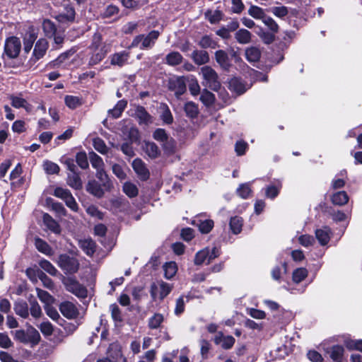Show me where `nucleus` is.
<instances>
[{"mask_svg": "<svg viewBox=\"0 0 362 362\" xmlns=\"http://www.w3.org/2000/svg\"><path fill=\"white\" fill-rule=\"evenodd\" d=\"M173 285L163 281L154 282L151 285L150 293L152 299L163 300L173 290Z\"/></svg>", "mask_w": 362, "mask_h": 362, "instance_id": "1", "label": "nucleus"}, {"mask_svg": "<svg viewBox=\"0 0 362 362\" xmlns=\"http://www.w3.org/2000/svg\"><path fill=\"white\" fill-rule=\"evenodd\" d=\"M200 74L204 80L205 86L209 88L217 90L220 86L218 76L216 71L209 66H204L201 68Z\"/></svg>", "mask_w": 362, "mask_h": 362, "instance_id": "2", "label": "nucleus"}, {"mask_svg": "<svg viewBox=\"0 0 362 362\" xmlns=\"http://www.w3.org/2000/svg\"><path fill=\"white\" fill-rule=\"evenodd\" d=\"M21 49V42L17 37L12 36L6 39L4 47V54L9 59H16L18 57Z\"/></svg>", "mask_w": 362, "mask_h": 362, "instance_id": "3", "label": "nucleus"}, {"mask_svg": "<svg viewBox=\"0 0 362 362\" xmlns=\"http://www.w3.org/2000/svg\"><path fill=\"white\" fill-rule=\"evenodd\" d=\"M159 35L160 33L158 30H152L146 36L139 35L134 38L132 45L138 46L141 43V49H150L155 45Z\"/></svg>", "mask_w": 362, "mask_h": 362, "instance_id": "4", "label": "nucleus"}, {"mask_svg": "<svg viewBox=\"0 0 362 362\" xmlns=\"http://www.w3.org/2000/svg\"><path fill=\"white\" fill-rule=\"evenodd\" d=\"M220 255L219 250L216 247L211 249L206 247L197 252L194 257V264L201 265L204 263L209 264L211 260L218 257Z\"/></svg>", "mask_w": 362, "mask_h": 362, "instance_id": "5", "label": "nucleus"}, {"mask_svg": "<svg viewBox=\"0 0 362 362\" xmlns=\"http://www.w3.org/2000/svg\"><path fill=\"white\" fill-rule=\"evenodd\" d=\"M59 266L66 274H74L79 268L78 261L66 255H62L59 257Z\"/></svg>", "mask_w": 362, "mask_h": 362, "instance_id": "6", "label": "nucleus"}, {"mask_svg": "<svg viewBox=\"0 0 362 362\" xmlns=\"http://www.w3.org/2000/svg\"><path fill=\"white\" fill-rule=\"evenodd\" d=\"M64 284L67 291L80 298L87 297V289L73 278H66L64 280Z\"/></svg>", "mask_w": 362, "mask_h": 362, "instance_id": "7", "label": "nucleus"}, {"mask_svg": "<svg viewBox=\"0 0 362 362\" xmlns=\"http://www.w3.org/2000/svg\"><path fill=\"white\" fill-rule=\"evenodd\" d=\"M64 13H59L55 16L56 20L60 23H74L76 18V11L74 6L68 4L64 6Z\"/></svg>", "mask_w": 362, "mask_h": 362, "instance_id": "8", "label": "nucleus"}, {"mask_svg": "<svg viewBox=\"0 0 362 362\" xmlns=\"http://www.w3.org/2000/svg\"><path fill=\"white\" fill-rule=\"evenodd\" d=\"M132 168L138 177L141 180H146L149 178L150 173L146 164L141 159H135L132 163Z\"/></svg>", "mask_w": 362, "mask_h": 362, "instance_id": "9", "label": "nucleus"}, {"mask_svg": "<svg viewBox=\"0 0 362 362\" xmlns=\"http://www.w3.org/2000/svg\"><path fill=\"white\" fill-rule=\"evenodd\" d=\"M59 310L62 314L68 319H74L79 314L76 306L69 301L61 303Z\"/></svg>", "mask_w": 362, "mask_h": 362, "instance_id": "10", "label": "nucleus"}, {"mask_svg": "<svg viewBox=\"0 0 362 362\" xmlns=\"http://www.w3.org/2000/svg\"><path fill=\"white\" fill-rule=\"evenodd\" d=\"M215 59L218 65L223 70H228L231 66V61L228 53L222 49L217 50L215 52Z\"/></svg>", "mask_w": 362, "mask_h": 362, "instance_id": "11", "label": "nucleus"}, {"mask_svg": "<svg viewBox=\"0 0 362 362\" xmlns=\"http://www.w3.org/2000/svg\"><path fill=\"white\" fill-rule=\"evenodd\" d=\"M47 48L48 42L45 39L40 38L37 41L33 53L35 62L39 60L45 54Z\"/></svg>", "mask_w": 362, "mask_h": 362, "instance_id": "12", "label": "nucleus"}, {"mask_svg": "<svg viewBox=\"0 0 362 362\" xmlns=\"http://www.w3.org/2000/svg\"><path fill=\"white\" fill-rule=\"evenodd\" d=\"M170 88L175 91L177 96L182 95L186 90V85L183 77H177L170 81Z\"/></svg>", "mask_w": 362, "mask_h": 362, "instance_id": "13", "label": "nucleus"}, {"mask_svg": "<svg viewBox=\"0 0 362 362\" xmlns=\"http://www.w3.org/2000/svg\"><path fill=\"white\" fill-rule=\"evenodd\" d=\"M325 351L334 362L342 361L344 352V349L342 346L334 345L330 348L325 349Z\"/></svg>", "mask_w": 362, "mask_h": 362, "instance_id": "14", "label": "nucleus"}, {"mask_svg": "<svg viewBox=\"0 0 362 362\" xmlns=\"http://www.w3.org/2000/svg\"><path fill=\"white\" fill-rule=\"evenodd\" d=\"M191 58L197 65L206 64L210 60L209 55L205 50H194L191 54Z\"/></svg>", "mask_w": 362, "mask_h": 362, "instance_id": "15", "label": "nucleus"}, {"mask_svg": "<svg viewBox=\"0 0 362 362\" xmlns=\"http://www.w3.org/2000/svg\"><path fill=\"white\" fill-rule=\"evenodd\" d=\"M331 229L327 226L315 230V236L321 245H327L330 240Z\"/></svg>", "mask_w": 362, "mask_h": 362, "instance_id": "16", "label": "nucleus"}, {"mask_svg": "<svg viewBox=\"0 0 362 362\" xmlns=\"http://www.w3.org/2000/svg\"><path fill=\"white\" fill-rule=\"evenodd\" d=\"M135 116L139 120V123L148 124L152 122V117L147 112L142 106H137L135 110Z\"/></svg>", "mask_w": 362, "mask_h": 362, "instance_id": "17", "label": "nucleus"}, {"mask_svg": "<svg viewBox=\"0 0 362 362\" xmlns=\"http://www.w3.org/2000/svg\"><path fill=\"white\" fill-rule=\"evenodd\" d=\"M86 190L93 196L100 198L104 195V190L102 186L95 180H90L88 182Z\"/></svg>", "mask_w": 362, "mask_h": 362, "instance_id": "18", "label": "nucleus"}, {"mask_svg": "<svg viewBox=\"0 0 362 362\" xmlns=\"http://www.w3.org/2000/svg\"><path fill=\"white\" fill-rule=\"evenodd\" d=\"M43 223L46 227L52 232L59 234L61 232V228L59 223L48 214L43 215Z\"/></svg>", "mask_w": 362, "mask_h": 362, "instance_id": "19", "label": "nucleus"}, {"mask_svg": "<svg viewBox=\"0 0 362 362\" xmlns=\"http://www.w3.org/2000/svg\"><path fill=\"white\" fill-rule=\"evenodd\" d=\"M79 247L88 256H92L95 251V243L91 239L80 240Z\"/></svg>", "mask_w": 362, "mask_h": 362, "instance_id": "20", "label": "nucleus"}, {"mask_svg": "<svg viewBox=\"0 0 362 362\" xmlns=\"http://www.w3.org/2000/svg\"><path fill=\"white\" fill-rule=\"evenodd\" d=\"M11 105L15 108H24L27 112L31 110V105L27 100L20 96L11 95L10 96Z\"/></svg>", "mask_w": 362, "mask_h": 362, "instance_id": "21", "label": "nucleus"}, {"mask_svg": "<svg viewBox=\"0 0 362 362\" xmlns=\"http://www.w3.org/2000/svg\"><path fill=\"white\" fill-rule=\"evenodd\" d=\"M108 50L106 49V47H103L97 51H94L93 54L90 58L88 65L90 66L98 64L100 62H101L105 55L107 54Z\"/></svg>", "mask_w": 362, "mask_h": 362, "instance_id": "22", "label": "nucleus"}, {"mask_svg": "<svg viewBox=\"0 0 362 362\" xmlns=\"http://www.w3.org/2000/svg\"><path fill=\"white\" fill-rule=\"evenodd\" d=\"M159 111L160 118L165 124H170L173 123V117L166 104L161 103L159 106Z\"/></svg>", "mask_w": 362, "mask_h": 362, "instance_id": "23", "label": "nucleus"}, {"mask_svg": "<svg viewBox=\"0 0 362 362\" xmlns=\"http://www.w3.org/2000/svg\"><path fill=\"white\" fill-rule=\"evenodd\" d=\"M260 57L261 51L257 47H250L245 49V57L250 62H257Z\"/></svg>", "mask_w": 362, "mask_h": 362, "instance_id": "24", "label": "nucleus"}, {"mask_svg": "<svg viewBox=\"0 0 362 362\" xmlns=\"http://www.w3.org/2000/svg\"><path fill=\"white\" fill-rule=\"evenodd\" d=\"M282 187L281 182L277 181L274 185H270L265 188V196L269 199L276 197Z\"/></svg>", "mask_w": 362, "mask_h": 362, "instance_id": "25", "label": "nucleus"}, {"mask_svg": "<svg viewBox=\"0 0 362 362\" xmlns=\"http://www.w3.org/2000/svg\"><path fill=\"white\" fill-rule=\"evenodd\" d=\"M129 54L127 52L115 53L111 56V64L122 66L128 60Z\"/></svg>", "mask_w": 362, "mask_h": 362, "instance_id": "26", "label": "nucleus"}, {"mask_svg": "<svg viewBox=\"0 0 362 362\" xmlns=\"http://www.w3.org/2000/svg\"><path fill=\"white\" fill-rule=\"evenodd\" d=\"M332 202L334 205L342 206L346 204L349 201V196L345 191H340L334 193L332 196Z\"/></svg>", "mask_w": 362, "mask_h": 362, "instance_id": "27", "label": "nucleus"}, {"mask_svg": "<svg viewBox=\"0 0 362 362\" xmlns=\"http://www.w3.org/2000/svg\"><path fill=\"white\" fill-rule=\"evenodd\" d=\"M229 225L233 233L239 234L242 230L243 220L241 217L235 216L230 218Z\"/></svg>", "mask_w": 362, "mask_h": 362, "instance_id": "28", "label": "nucleus"}, {"mask_svg": "<svg viewBox=\"0 0 362 362\" xmlns=\"http://www.w3.org/2000/svg\"><path fill=\"white\" fill-rule=\"evenodd\" d=\"M229 88L238 94H242L246 90L244 83L238 78H233L229 81Z\"/></svg>", "mask_w": 362, "mask_h": 362, "instance_id": "29", "label": "nucleus"}, {"mask_svg": "<svg viewBox=\"0 0 362 362\" xmlns=\"http://www.w3.org/2000/svg\"><path fill=\"white\" fill-rule=\"evenodd\" d=\"M182 56L178 52H171L165 57L166 64L170 66H176L182 63Z\"/></svg>", "mask_w": 362, "mask_h": 362, "instance_id": "30", "label": "nucleus"}, {"mask_svg": "<svg viewBox=\"0 0 362 362\" xmlns=\"http://www.w3.org/2000/svg\"><path fill=\"white\" fill-rule=\"evenodd\" d=\"M42 29L46 37L52 38L57 33V28L54 23L50 20H44L42 23Z\"/></svg>", "mask_w": 362, "mask_h": 362, "instance_id": "31", "label": "nucleus"}, {"mask_svg": "<svg viewBox=\"0 0 362 362\" xmlns=\"http://www.w3.org/2000/svg\"><path fill=\"white\" fill-rule=\"evenodd\" d=\"M14 310L16 315L22 317L23 318H27L28 317V307L25 302L18 301L14 305Z\"/></svg>", "mask_w": 362, "mask_h": 362, "instance_id": "32", "label": "nucleus"}, {"mask_svg": "<svg viewBox=\"0 0 362 362\" xmlns=\"http://www.w3.org/2000/svg\"><path fill=\"white\" fill-rule=\"evenodd\" d=\"M237 41L240 44H247L251 40V33L246 29H240L235 35Z\"/></svg>", "mask_w": 362, "mask_h": 362, "instance_id": "33", "label": "nucleus"}, {"mask_svg": "<svg viewBox=\"0 0 362 362\" xmlns=\"http://www.w3.org/2000/svg\"><path fill=\"white\" fill-rule=\"evenodd\" d=\"M123 192L129 198L135 197L139 194V189L136 185L131 182H126L123 185Z\"/></svg>", "mask_w": 362, "mask_h": 362, "instance_id": "34", "label": "nucleus"}, {"mask_svg": "<svg viewBox=\"0 0 362 362\" xmlns=\"http://www.w3.org/2000/svg\"><path fill=\"white\" fill-rule=\"evenodd\" d=\"M35 245L38 251L44 253L45 255H49L52 254V248L49 245L42 239L37 238L35 239Z\"/></svg>", "mask_w": 362, "mask_h": 362, "instance_id": "35", "label": "nucleus"}, {"mask_svg": "<svg viewBox=\"0 0 362 362\" xmlns=\"http://www.w3.org/2000/svg\"><path fill=\"white\" fill-rule=\"evenodd\" d=\"M164 275L168 279H172L177 271V267L175 262H167L164 266Z\"/></svg>", "mask_w": 362, "mask_h": 362, "instance_id": "36", "label": "nucleus"}, {"mask_svg": "<svg viewBox=\"0 0 362 362\" xmlns=\"http://www.w3.org/2000/svg\"><path fill=\"white\" fill-rule=\"evenodd\" d=\"M68 185L76 189H80L82 187V182L79 175L76 172L69 174L68 175Z\"/></svg>", "mask_w": 362, "mask_h": 362, "instance_id": "37", "label": "nucleus"}, {"mask_svg": "<svg viewBox=\"0 0 362 362\" xmlns=\"http://www.w3.org/2000/svg\"><path fill=\"white\" fill-rule=\"evenodd\" d=\"M36 39L37 34L35 32L31 31L26 34L24 38V50L25 52H29L31 50Z\"/></svg>", "mask_w": 362, "mask_h": 362, "instance_id": "38", "label": "nucleus"}, {"mask_svg": "<svg viewBox=\"0 0 362 362\" xmlns=\"http://www.w3.org/2000/svg\"><path fill=\"white\" fill-rule=\"evenodd\" d=\"M96 177L97 178L103 182V186L105 189L109 190L111 188L112 184L109 180L108 176L105 172L103 168L100 169L96 170Z\"/></svg>", "mask_w": 362, "mask_h": 362, "instance_id": "39", "label": "nucleus"}, {"mask_svg": "<svg viewBox=\"0 0 362 362\" xmlns=\"http://www.w3.org/2000/svg\"><path fill=\"white\" fill-rule=\"evenodd\" d=\"M199 100L204 105L211 106L215 101V96L212 93L204 89L201 93Z\"/></svg>", "mask_w": 362, "mask_h": 362, "instance_id": "40", "label": "nucleus"}, {"mask_svg": "<svg viewBox=\"0 0 362 362\" xmlns=\"http://www.w3.org/2000/svg\"><path fill=\"white\" fill-rule=\"evenodd\" d=\"M184 110L187 117L194 118L199 113L197 105L193 102H187L184 106Z\"/></svg>", "mask_w": 362, "mask_h": 362, "instance_id": "41", "label": "nucleus"}, {"mask_svg": "<svg viewBox=\"0 0 362 362\" xmlns=\"http://www.w3.org/2000/svg\"><path fill=\"white\" fill-rule=\"evenodd\" d=\"M144 149L148 156L152 158H157L160 154L158 147L153 142L146 143Z\"/></svg>", "mask_w": 362, "mask_h": 362, "instance_id": "42", "label": "nucleus"}, {"mask_svg": "<svg viewBox=\"0 0 362 362\" xmlns=\"http://www.w3.org/2000/svg\"><path fill=\"white\" fill-rule=\"evenodd\" d=\"M196 224L202 233H209L214 227V221L211 219L198 220Z\"/></svg>", "mask_w": 362, "mask_h": 362, "instance_id": "43", "label": "nucleus"}, {"mask_svg": "<svg viewBox=\"0 0 362 362\" xmlns=\"http://www.w3.org/2000/svg\"><path fill=\"white\" fill-rule=\"evenodd\" d=\"M37 295L39 299L45 305H51L54 302L53 297L46 291L40 288H36Z\"/></svg>", "mask_w": 362, "mask_h": 362, "instance_id": "44", "label": "nucleus"}, {"mask_svg": "<svg viewBox=\"0 0 362 362\" xmlns=\"http://www.w3.org/2000/svg\"><path fill=\"white\" fill-rule=\"evenodd\" d=\"M164 317L162 314L156 313L148 320V327L151 329H158L163 322Z\"/></svg>", "mask_w": 362, "mask_h": 362, "instance_id": "45", "label": "nucleus"}, {"mask_svg": "<svg viewBox=\"0 0 362 362\" xmlns=\"http://www.w3.org/2000/svg\"><path fill=\"white\" fill-rule=\"evenodd\" d=\"M221 341H222V347L226 349L231 348L235 343V339L232 336L223 337L222 339L218 337L215 338L216 344H219Z\"/></svg>", "mask_w": 362, "mask_h": 362, "instance_id": "46", "label": "nucleus"}, {"mask_svg": "<svg viewBox=\"0 0 362 362\" xmlns=\"http://www.w3.org/2000/svg\"><path fill=\"white\" fill-rule=\"evenodd\" d=\"M89 159L93 168L98 170L103 168L104 163L103 159L95 152L89 153Z\"/></svg>", "mask_w": 362, "mask_h": 362, "instance_id": "47", "label": "nucleus"}, {"mask_svg": "<svg viewBox=\"0 0 362 362\" xmlns=\"http://www.w3.org/2000/svg\"><path fill=\"white\" fill-rule=\"evenodd\" d=\"M40 267L52 276H56L58 271L48 260L42 259L39 262Z\"/></svg>", "mask_w": 362, "mask_h": 362, "instance_id": "48", "label": "nucleus"}, {"mask_svg": "<svg viewBox=\"0 0 362 362\" xmlns=\"http://www.w3.org/2000/svg\"><path fill=\"white\" fill-rule=\"evenodd\" d=\"M307 276H308V270L305 268L300 267V268L296 269L293 272V281L297 284L300 283L303 280H304Z\"/></svg>", "mask_w": 362, "mask_h": 362, "instance_id": "49", "label": "nucleus"}, {"mask_svg": "<svg viewBox=\"0 0 362 362\" xmlns=\"http://www.w3.org/2000/svg\"><path fill=\"white\" fill-rule=\"evenodd\" d=\"M248 13L257 19L263 20L266 16L264 10L257 6H251L248 10Z\"/></svg>", "mask_w": 362, "mask_h": 362, "instance_id": "50", "label": "nucleus"}, {"mask_svg": "<svg viewBox=\"0 0 362 362\" xmlns=\"http://www.w3.org/2000/svg\"><path fill=\"white\" fill-rule=\"evenodd\" d=\"M199 45L204 49H215L217 47V43L214 40H213L210 37L205 35L202 37V39L199 40Z\"/></svg>", "mask_w": 362, "mask_h": 362, "instance_id": "51", "label": "nucleus"}, {"mask_svg": "<svg viewBox=\"0 0 362 362\" xmlns=\"http://www.w3.org/2000/svg\"><path fill=\"white\" fill-rule=\"evenodd\" d=\"M94 148L102 154H105L107 152V147L105 145L104 141L99 138H95L93 141Z\"/></svg>", "mask_w": 362, "mask_h": 362, "instance_id": "52", "label": "nucleus"}, {"mask_svg": "<svg viewBox=\"0 0 362 362\" xmlns=\"http://www.w3.org/2000/svg\"><path fill=\"white\" fill-rule=\"evenodd\" d=\"M236 192L239 197L243 199H247L249 197L251 193V189L248 183H244L240 185L237 189Z\"/></svg>", "mask_w": 362, "mask_h": 362, "instance_id": "53", "label": "nucleus"}, {"mask_svg": "<svg viewBox=\"0 0 362 362\" xmlns=\"http://www.w3.org/2000/svg\"><path fill=\"white\" fill-rule=\"evenodd\" d=\"M121 3L126 8L132 10H136L144 4L141 0H121Z\"/></svg>", "mask_w": 362, "mask_h": 362, "instance_id": "54", "label": "nucleus"}, {"mask_svg": "<svg viewBox=\"0 0 362 362\" xmlns=\"http://www.w3.org/2000/svg\"><path fill=\"white\" fill-rule=\"evenodd\" d=\"M153 137L157 141L161 143V144L167 141V139L169 137L165 130L163 129H156L153 133Z\"/></svg>", "mask_w": 362, "mask_h": 362, "instance_id": "55", "label": "nucleus"}, {"mask_svg": "<svg viewBox=\"0 0 362 362\" xmlns=\"http://www.w3.org/2000/svg\"><path fill=\"white\" fill-rule=\"evenodd\" d=\"M25 273L32 281H36L40 277L42 271L37 267H30L26 269Z\"/></svg>", "mask_w": 362, "mask_h": 362, "instance_id": "56", "label": "nucleus"}, {"mask_svg": "<svg viewBox=\"0 0 362 362\" xmlns=\"http://www.w3.org/2000/svg\"><path fill=\"white\" fill-rule=\"evenodd\" d=\"M76 161L82 169L88 168V161L85 152L78 153L76 156Z\"/></svg>", "mask_w": 362, "mask_h": 362, "instance_id": "57", "label": "nucleus"}, {"mask_svg": "<svg viewBox=\"0 0 362 362\" xmlns=\"http://www.w3.org/2000/svg\"><path fill=\"white\" fill-rule=\"evenodd\" d=\"M43 167L47 174H57L59 171V165L49 160L44 162Z\"/></svg>", "mask_w": 362, "mask_h": 362, "instance_id": "58", "label": "nucleus"}, {"mask_svg": "<svg viewBox=\"0 0 362 362\" xmlns=\"http://www.w3.org/2000/svg\"><path fill=\"white\" fill-rule=\"evenodd\" d=\"M111 315L115 322H121L122 321V312L116 304H112L110 307Z\"/></svg>", "mask_w": 362, "mask_h": 362, "instance_id": "59", "label": "nucleus"}, {"mask_svg": "<svg viewBox=\"0 0 362 362\" xmlns=\"http://www.w3.org/2000/svg\"><path fill=\"white\" fill-rule=\"evenodd\" d=\"M75 52L74 50L70 49L61 54L55 60L52 62L54 66H60L66 59H68Z\"/></svg>", "mask_w": 362, "mask_h": 362, "instance_id": "60", "label": "nucleus"}, {"mask_svg": "<svg viewBox=\"0 0 362 362\" xmlns=\"http://www.w3.org/2000/svg\"><path fill=\"white\" fill-rule=\"evenodd\" d=\"M64 101L66 106L71 109H75L81 105L80 99L76 96L66 95Z\"/></svg>", "mask_w": 362, "mask_h": 362, "instance_id": "61", "label": "nucleus"}, {"mask_svg": "<svg viewBox=\"0 0 362 362\" xmlns=\"http://www.w3.org/2000/svg\"><path fill=\"white\" fill-rule=\"evenodd\" d=\"M269 11L279 18H284L288 13L287 7L284 6L272 7L269 9Z\"/></svg>", "mask_w": 362, "mask_h": 362, "instance_id": "62", "label": "nucleus"}, {"mask_svg": "<svg viewBox=\"0 0 362 362\" xmlns=\"http://www.w3.org/2000/svg\"><path fill=\"white\" fill-rule=\"evenodd\" d=\"M105 47V45H103L102 44V37L99 33H95L93 36V40L90 45V47L93 51H97L100 49L101 47Z\"/></svg>", "mask_w": 362, "mask_h": 362, "instance_id": "63", "label": "nucleus"}, {"mask_svg": "<svg viewBox=\"0 0 362 362\" xmlns=\"http://www.w3.org/2000/svg\"><path fill=\"white\" fill-rule=\"evenodd\" d=\"M162 145L164 150L168 153H172L175 151L176 143L175 140L171 137H168L167 141L163 142Z\"/></svg>", "mask_w": 362, "mask_h": 362, "instance_id": "64", "label": "nucleus"}]
</instances>
